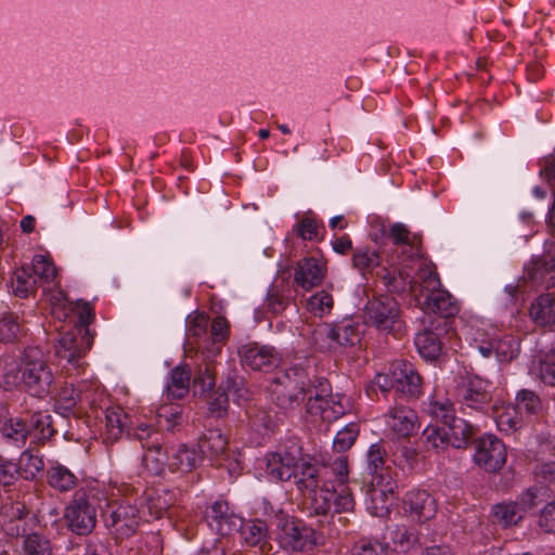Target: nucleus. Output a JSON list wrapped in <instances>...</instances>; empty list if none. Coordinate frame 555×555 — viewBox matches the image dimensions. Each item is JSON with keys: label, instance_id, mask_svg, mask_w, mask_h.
Segmentation results:
<instances>
[{"label": "nucleus", "instance_id": "1", "mask_svg": "<svg viewBox=\"0 0 555 555\" xmlns=\"http://www.w3.org/2000/svg\"><path fill=\"white\" fill-rule=\"evenodd\" d=\"M53 373L38 348H28L21 360L4 357L0 360V385L7 389L23 387L30 396L50 393Z\"/></svg>", "mask_w": 555, "mask_h": 555}, {"label": "nucleus", "instance_id": "2", "mask_svg": "<svg viewBox=\"0 0 555 555\" xmlns=\"http://www.w3.org/2000/svg\"><path fill=\"white\" fill-rule=\"evenodd\" d=\"M382 280L390 292L410 291L423 297L441 287L436 266L424 258L423 251L415 262L405 261L393 269L388 268V271L382 275Z\"/></svg>", "mask_w": 555, "mask_h": 555}, {"label": "nucleus", "instance_id": "3", "mask_svg": "<svg viewBox=\"0 0 555 555\" xmlns=\"http://www.w3.org/2000/svg\"><path fill=\"white\" fill-rule=\"evenodd\" d=\"M74 310L79 324L62 335L55 346V356L66 362L63 367L68 374L80 372L83 364L81 359L93 344V336L88 328L95 317L93 307L87 301L77 300Z\"/></svg>", "mask_w": 555, "mask_h": 555}, {"label": "nucleus", "instance_id": "4", "mask_svg": "<svg viewBox=\"0 0 555 555\" xmlns=\"http://www.w3.org/2000/svg\"><path fill=\"white\" fill-rule=\"evenodd\" d=\"M270 391L279 406L288 409L304 401L312 392V387L304 369L292 367L276 375Z\"/></svg>", "mask_w": 555, "mask_h": 555}, {"label": "nucleus", "instance_id": "5", "mask_svg": "<svg viewBox=\"0 0 555 555\" xmlns=\"http://www.w3.org/2000/svg\"><path fill=\"white\" fill-rule=\"evenodd\" d=\"M389 236L392 240L393 247L387 249L384 260L385 271L393 269L405 261L415 262L422 256V235L418 233H411L408 227L403 223H393L390 227Z\"/></svg>", "mask_w": 555, "mask_h": 555}, {"label": "nucleus", "instance_id": "6", "mask_svg": "<svg viewBox=\"0 0 555 555\" xmlns=\"http://www.w3.org/2000/svg\"><path fill=\"white\" fill-rule=\"evenodd\" d=\"M363 320L366 325L389 334L401 326L399 304L387 295L374 297L364 307Z\"/></svg>", "mask_w": 555, "mask_h": 555}, {"label": "nucleus", "instance_id": "7", "mask_svg": "<svg viewBox=\"0 0 555 555\" xmlns=\"http://www.w3.org/2000/svg\"><path fill=\"white\" fill-rule=\"evenodd\" d=\"M273 521L278 529L276 540L284 550L302 551L311 544L313 530L300 520L279 509L273 513Z\"/></svg>", "mask_w": 555, "mask_h": 555}, {"label": "nucleus", "instance_id": "8", "mask_svg": "<svg viewBox=\"0 0 555 555\" xmlns=\"http://www.w3.org/2000/svg\"><path fill=\"white\" fill-rule=\"evenodd\" d=\"M310 495V509L317 515H326L328 512L349 513L356 505L354 498L349 487L330 489L327 483L308 492Z\"/></svg>", "mask_w": 555, "mask_h": 555}, {"label": "nucleus", "instance_id": "9", "mask_svg": "<svg viewBox=\"0 0 555 555\" xmlns=\"http://www.w3.org/2000/svg\"><path fill=\"white\" fill-rule=\"evenodd\" d=\"M327 379L320 378L312 387L307 402V413L315 420L331 423L345 413V406L331 395Z\"/></svg>", "mask_w": 555, "mask_h": 555}, {"label": "nucleus", "instance_id": "10", "mask_svg": "<svg viewBox=\"0 0 555 555\" xmlns=\"http://www.w3.org/2000/svg\"><path fill=\"white\" fill-rule=\"evenodd\" d=\"M314 344L321 350H336L338 347L354 346L360 341V331L351 321L323 324L313 333Z\"/></svg>", "mask_w": 555, "mask_h": 555}, {"label": "nucleus", "instance_id": "11", "mask_svg": "<svg viewBox=\"0 0 555 555\" xmlns=\"http://www.w3.org/2000/svg\"><path fill=\"white\" fill-rule=\"evenodd\" d=\"M68 529L77 535H87L96 525V509L86 492L77 491L64 512Z\"/></svg>", "mask_w": 555, "mask_h": 555}, {"label": "nucleus", "instance_id": "12", "mask_svg": "<svg viewBox=\"0 0 555 555\" xmlns=\"http://www.w3.org/2000/svg\"><path fill=\"white\" fill-rule=\"evenodd\" d=\"M474 462L486 472H499L506 463L505 444L494 435H483L475 443Z\"/></svg>", "mask_w": 555, "mask_h": 555}, {"label": "nucleus", "instance_id": "13", "mask_svg": "<svg viewBox=\"0 0 555 555\" xmlns=\"http://www.w3.org/2000/svg\"><path fill=\"white\" fill-rule=\"evenodd\" d=\"M145 517L144 509H140L135 503L124 501L111 512L105 521L116 538L124 539L134 534Z\"/></svg>", "mask_w": 555, "mask_h": 555}, {"label": "nucleus", "instance_id": "14", "mask_svg": "<svg viewBox=\"0 0 555 555\" xmlns=\"http://www.w3.org/2000/svg\"><path fill=\"white\" fill-rule=\"evenodd\" d=\"M301 457V448L293 443L266 455V473L271 480L287 481L295 475L296 466Z\"/></svg>", "mask_w": 555, "mask_h": 555}, {"label": "nucleus", "instance_id": "15", "mask_svg": "<svg viewBox=\"0 0 555 555\" xmlns=\"http://www.w3.org/2000/svg\"><path fill=\"white\" fill-rule=\"evenodd\" d=\"M326 275L327 260L323 256L304 257L294 268V283L306 292L320 286Z\"/></svg>", "mask_w": 555, "mask_h": 555}, {"label": "nucleus", "instance_id": "16", "mask_svg": "<svg viewBox=\"0 0 555 555\" xmlns=\"http://www.w3.org/2000/svg\"><path fill=\"white\" fill-rule=\"evenodd\" d=\"M396 489L397 483L390 475H378L370 491L369 512L376 517L387 516L396 502Z\"/></svg>", "mask_w": 555, "mask_h": 555}, {"label": "nucleus", "instance_id": "17", "mask_svg": "<svg viewBox=\"0 0 555 555\" xmlns=\"http://www.w3.org/2000/svg\"><path fill=\"white\" fill-rule=\"evenodd\" d=\"M386 427L398 438H409L420 427L416 412L408 405H396L384 414Z\"/></svg>", "mask_w": 555, "mask_h": 555}, {"label": "nucleus", "instance_id": "18", "mask_svg": "<svg viewBox=\"0 0 555 555\" xmlns=\"http://www.w3.org/2000/svg\"><path fill=\"white\" fill-rule=\"evenodd\" d=\"M238 354L243 365L255 371L272 369L280 362V356L273 347L261 346L256 343L243 345Z\"/></svg>", "mask_w": 555, "mask_h": 555}, {"label": "nucleus", "instance_id": "19", "mask_svg": "<svg viewBox=\"0 0 555 555\" xmlns=\"http://www.w3.org/2000/svg\"><path fill=\"white\" fill-rule=\"evenodd\" d=\"M403 509L418 522L431 519L437 512L435 499L425 490L414 489L405 493Z\"/></svg>", "mask_w": 555, "mask_h": 555}, {"label": "nucleus", "instance_id": "20", "mask_svg": "<svg viewBox=\"0 0 555 555\" xmlns=\"http://www.w3.org/2000/svg\"><path fill=\"white\" fill-rule=\"evenodd\" d=\"M489 382L478 377H468L459 389V399L467 408L482 410L491 401Z\"/></svg>", "mask_w": 555, "mask_h": 555}, {"label": "nucleus", "instance_id": "21", "mask_svg": "<svg viewBox=\"0 0 555 555\" xmlns=\"http://www.w3.org/2000/svg\"><path fill=\"white\" fill-rule=\"evenodd\" d=\"M206 517L209 526L214 527L221 535L233 534L242 526V517L230 511L225 501L214 502Z\"/></svg>", "mask_w": 555, "mask_h": 555}, {"label": "nucleus", "instance_id": "22", "mask_svg": "<svg viewBox=\"0 0 555 555\" xmlns=\"http://www.w3.org/2000/svg\"><path fill=\"white\" fill-rule=\"evenodd\" d=\"M392 375L396 382V390L411 397H420L422 393V377L414 365L406 361L392 363Z\"/></svg>", "mask_w": 555, "mask_h": 555}, {"label": "nucleus", "instance_id": "23", "mask_svg": "<svg viewBox=\"0 0 555 555\" xmlns=\"http://www.w3.org/2000/svg\"><path fill=\"white\" fill-rule=\"evenodd\" d=\"M385 253H387L386 248L380 253L371 250L367 247L356 248L351 259L352 266L363 276L372 273L375 269H379L377 275L382 279V275L385 273V266H387L384 260Z\"/></svg>", "mask_w": 555, "mask_h": 555}, {"label": "nucleus", "instance_id": "24", "mask_svg": "<svg viewBox=\"0 0 555 555\" xmlns=\"http://www.w3.org/2000/svg\"><path fill=\"white\" fill-rule=\"evenodd\" d=\"M422 305L424 310L443 318L454 317L459 312V305L455 298L441 287L429 293Z\"/></svg>", "mask_w": 555, "mask_h": 555}, {"label": "nucleus", "instance_id": "25", "mask_svg": "<svg viewBox=\"0 0 555 555\" xmlns=\"http://www.w3.org/2000/svg\"><path fill=\"white\" fill-rule=\"evenodd\" d=\"M134 415H130L118 405L109 406L105 411V439L115 441L119 439L125 433L128 434L130 422Z\"/></svg>", "mask_w": 555, "mask_h": 555}, {"label": "nucleus", "instance_id": "26", "mask_svg": "<svg viewBox=\"0 0 555 555\" xmlns=\"http://www.w3.org/2000/svg\"><path fill=\"white\" fill-rule=\"evenodd\" d=\"M521 513L513 501H504L491 507L490 520L493 525L508 529L520 525L525 518Z\"/></svg>", "mask_w": 555, "mask_h": 555}, {"label": "nucleus", "instance_id": "27", "mask_svg": "<svg viewBox=\"0 0 555 555\" xmlns=\"http://www.w3.org/2000/svg\"><path fill=\"white\" fill-rule=\"evenodd\" d=\"M529 315L539 326L553 325L555 323V296L550 293L540 295L532 301Z\"/></svg>", "mask_w": 555, "mask_h": 555}, {"label": "nucleus", "instance_id": "28", "mask_svg": "<svg viewBox=\"0 0 555 555\" xmlns=\"http://www.w3.org/2000/svg\"><path fill=\"white\" fill-rule=\"evenodd\" d=\"M293 478L295 479V483L298 489L304 493L311 492L319 487V469L311 463L309 456H304L301 454Z\"/></svg>", "mask_w": 555, "mask_h": 555}, {"label": "nucleus", "instance_id": "29", "mask_svg": "<svg viewBox=\"0 0 555 555\" xmlns=\"http://www.w3.org/2000/svg\"><path fill=\"white\" fill-rule=\"evenodd\" d=\"M47 480L49 486L59 492H68L78 482L77 476L69 468L59 463L48 469Z\"/></svg>", "mask_w": 555, "mask_h": 555}, {"label": "nucleus", "instance_id": "30", "mask_svg": "<svg viewBox=\"0 0 555 555\" xmlns=\"http://www.w3.org/2000/svg\"><path fill=\"white\" fill-rule=\"evenodd\" d=\"M237 532L244 543L250 546L263 547L269 537L267 524L259 519L245 521L242 518V526Z\"/></svg>", "mask_w": 555, "mask_h": 555}, {"label": "nucleus", "instance_id": "31", "mask_svg": "<svg viewBox=\"0 0 555 555\" xmlns=\"http://www.w3.org/2000/svg\"><path fill=\"white\" fill-rule=\"evenodd\" d=\"M142 464L153 475H160L169 462V456L162 449V441L153 440L151 446L143 449Z\"/></svg>", "mask_w": 555, "mask_h": 555}, {"label": "nucleus", "instance_id": "32", "mask_svg": "<svg viewBox=\"0 0 555 555\" xmlns=\"http://www.w3.org/2000/svg\"><path fill=\"white\" fill-rule=\"evenodd\" d=\"M530 374L545 385L555 386V352L540 353L532 361Z\"/></svg>", "mask_w": 555, "mask_h": 555}, {"label": "nucleus", "instance_id": "33", "mask_svg": "<svg viewBox=\"0 0 555 555\" xmlns=\"http://www.w3.org/2000/svg\"><path fill=\"white\" fill-rule=\"evenodd\" d=\"M191 370L188 365H178L170 373L167 383V396L171 399H182L190 388Z\"/></svg>", "mask_w": 555, "mask_h": 555}, {"label": "nucleus", "instance_id": "34", "mask_svg": "<svg viewBox=\"0 0 555 555\" xmlns=\"http://www.w3.org/2000/svg\"><path fill=\"white\" fill-rule=\"evenodd\" d=\"M228 446V439L220 429H209L198 440V449L202 455L216 457L221 455Z\"/></svg>", "mask_w": 555, "mask_h": 555}, {"label": "nucleus", "instance_id": "35", "mask_svg": "<svg viewBox=\"0 0 555 555\" xmlns=\"http://www.w3.org/2000/svg\"><path fill=\"white\" fill-rule=\"evenodd\" d=\"M199 451L186 446H180L169 457L171 470L190 472L202 461Z\"/></svg>", "mask_w": 555, "mask_h": 555}, {"label": "nucleus", "instance_id": "36", "mask_svg": "<svg viewBox=\"0 0 555 555\" xmlns=\"http://www.w3.org/2000/svg\"><path fill=\"white\" fill-rule=\"evenodd\" d=\"M494 421L498 429L506 435L515 433L522 425V417L513 404L495 406Z\"/></svg>", "mask_w": 555, "mask_h": 555}, {"label": "nucleus", "instance_id": "37", "mask_svg": "<svg viewBox=\"0 0 555 555\" xmlns=\"http://www.w3.org/2000/svg\"><path fill=\"white\" fill-rule=\"evenodd\" d=\"M37 278L33 275L28 266L16 269L11 279V288L15 296L25 298L33 294L37 287Z\"/></svg>", "mask_w": 555, "mask_h": 555}, {"label": "nucleus", "instance_id": "38", "mask_svg": "<svg viewBox=\"0 0 555 555\" xmlns=\"http://www.w3.org/2000/svg\"><path fill=\"white\" fill-rule=\"evenodd\" d=\"M444 425L447 426L444 429L448 433L450 447L461 449L468 443L473 435V428L465 420L455 416Z\"/></svg>", "mask_w": 555, "mask_h": 555}, {"label": "nucleus", "instance_id": "39", "mask_svg": "<svg viewBox=\"0 0 555 555\" xmlns=\"http://www.w3.org/2000/svg\"><path fill=\"white\" fill-rule=\"evenodd\" d=\"M426 412L442 424L450 422V420L456 416L453 402L449 398L438 393L433 395L428 399Z\"/></svg>", "mask_w": 555, "mask_h": 555}, {"label": "nucleus", "instance_id": "40", "mask_svg": "<svg viewBox=\"0 0 555 555\" xmlns=\"http://www.w3.org/2000/svg\"><path fill=\"white\" fill-rule=\"evenodd\" d=\"M415 346L420 356L426 360H436L442 348L437 334L429 330H424L415 336Z\"/></svg>", "mask_w": 555, "mask_h": 555}, {"label": "nucleus", "instance_id": "41", "mask_svg": "<svg viewBox=\"0 0 555 555\" xmlns=\"http://www.w3.org/2000/svg\"><path fill=\"white\" fill-rule=\"evenodd\" d=\"M127 435L139 440L142 449L151 446L153 440L162 441L160 434L151 424L135 415L130 422Z\"/></svg>", "mask_w": 555, "mask_h": 555}, {"label": "nucleus", "instance_id": "42", "mask_svg": "<svg viewBox=\"0 0 555 555\" xmlns=\"http://www.w3.org/2000/svg\"><path fill=\"white\" fill-rule=\"evenodd\" d=\"M22 552L24 555H53L54 545L41 533H29L23 537Z\"/></svg>", "mask_w": 555, "mask_h": 555}, {"label": "nucleus", "instance_id": "43", "mask_svg": "<svg viewBox=\"0 0 555 555\" xmlns=\"http://www.w3.org/2000/svg\"><path fill=\"white\" fill-rule=\"evenodd\" d=\"M1 433L7 442L15 446H24L29 435V426L21 417H10L3 424Z\"/></svg>", "mask_w": 555, "mask_h": 555}, {"label": "nucleus", "instance_id": "44", "mask_svg": "<svg viewBox=\"0 0 555 555\" xmlns=\"http://www.w3.org/2000/svg\"><path fill=\"white\" fill-rule=\"evenodd\" d=\"M333 307V295L325 289H321L314 293L307 299L306 302L307 311L317 318L328 315L332 312Z\"/></svg>", "mask_w": 555, "mask_h": 555}, {"label": "nucleus", "instance_id": "45", "mask_svg": "<svg viewBox=\"0 0 555 555\" xmlns=\"http://www.w3.org/2000/svg\"><path fill=\"white\" fill-rule=\"evenodd\" d=\"M16 466L18 474H21L23 478L33 480L43 470L44 463L42 456L33 453L30 450H25L21 454Z\"/></svg>", "mask_w": 555, "mask_h": 555}, {"label": "nucleus", "instance_id": "46", "mask_svg": "<svg viewBox=\"0 0 555 555\" xmlns=\"http://www.w3.org/2000/svg\"><path fill=\"white\" fill-rule=\"evenodd\" d=\"M422 438L425 448L436 453H441L450 447L448 433L444 428H440L436 425H428L423 430Z\"/></svg>", "mask_w": 555, "mask_h": 555}, {"label": "nucleus", "instance_id": "47", "mask_svg": "<svg viewBox=\"0 0 555 555\" xmlns=\"http://www.w3.org/2000/svg\"><path fill=\"white\" fill-rule=\"evenodd\" d=\"M296 232L304 241H321L324 235V225L312 215H306L297 224Z\"/></svg>", "mask_w": 555, "mask_h": 555}, {"label": "nucleus", "instance_id": "48", "mask_svg": "<svg viewBox=\"0 0 555 555\" xmlns=\"http://www.w3.org/2000/svg\"><path fill=\"white\" fill-rule=\"evenodd\" d=\"M37 283L51 282L56 275V268L49 255H35L29 267Z\"/></svg>", "mask_w": 555, "mask_h": 555}, {"label": "nucleus", "instance_id": "49", "mask_svg": "<svg viewBox=\"0 0 555 555\" xmlns=\"http://www.w3.org/2000/svg\"><path fill=\"white\" fill-rule=\"evenodd\" d=\"M514 406L517 408L521 416H529L538 414L541 411L542 402L534 391L521 389L516 395Z\"/></svg>", "mask_w": 555, "mask_h": 555}, {"label": "nucleus", "instance_id": "50", "mask_svg": "<svg viewBox=\"0 0 555 555\" xmlns=\"http://www.w3.org/2000/svg\"><path fill=\"white\" fill-rule=\"evenodd\" d=\"M167 493H156L154 495H147L144 505L140 507V509L145 511L146 517L143 518V520L150 521L152 519L162 518L170 506V502L167 499Z\"/></svg>", "mask_w": 555, "mask_h": 555}, {"label": "nucleus", "instance_id": "51", "mask_svg": "<svg viewBox=\"0 0 555 555\" xmlns=\"http://www.w3.org/2000/svg\"><path fill=\"white\" fill-rule=\"evenodd\" d=\"M519 353V341L517 338L506 335L495 340L494 354L501 362H508Z\"/></svg>", "mask_w": 555, "mask_h": 555}, {"label": "nucleus", "instance_id": "52", "mask_svg": "<svg viewBox=\"0 0 555 555\" xmlns=\"http://www.w3.org/2000/svg\"><path fill=\"white\" fill-rule=\"evenodd\" d=\"M358 435L359 426L356 423H350L346 425L336 434L333 442V448L340 453L345 452L346 450L352 447Z\"/></svg>", "mask_w": 555, "mask_h": 555}, {"label": "nucleus", "instance_id": "53", "mask_svg": "<svg viewBox=\"0 0 555 555\" xmlns=\"http://www.w3.org/2000/svg\"><path fill=\"white\" fill-rule=\"evenodd\" d=\"M21 331L17 317L13 313H4L0 318V340L5 343L13 341L18 337Z\"/></svg>", "mask_w": 555, "mask_h": 555}, {"label": "nucleus", "instance_id": "54", "mask_svg": "<svg viewBox=\"0 0 555 555\" xmlns=\"http://www.w3.org/2000/svg\"><path fill=\"white\" fill-rule=\"evenodd\" d=\"M208 317L198 311H194L186 318V333L191 337L201 338L207 334Z\"/></svg>", "mask_w": 555, "mask_h": 555}, {"label": "nucleus", "instance_id": "55", "mask_svg": "<svg viewBox=\"0 0 555 555\" xmlns=\"http://www.w3.org/2000/svg\"><path fill=\"white\" fill-rule=\"evenodd\" d=\"M335 476L338 488L348 487L346 483L349 477L348 459L344 454L337 455L334 460L324 465Z\"/></svg>", "mask_w": 555, "mask_h": 555}, {"label": "nucleus", "instance_id": "56", "mask_svg": "<svg viewBox=\"0 0 555 555\" xmlns=\"http://www.w3.org/2000/svg\"><path fill=\"white\" fill-rule=\"evenodd\" d=\"M80 400L81 395L76 390V388L73 385H66L57 395L56 406L57 409L63 410L64 413H69Z\"/></svg>", "mask_w": 555, "mask_h": 555}, {"label": "nucleus", "instance_id": "57", "mask_svg": "<svg viewBox=\"0 0 555 555\" xmlns=\"http://www.w3.org/2000/svg\"><path fill=\"white\" fill-rule=\"evenodd\" d=\"M466 333L472 340V347L476 348L483 358H489L494 353L495 341L486 339V334L480 333L479 330L474 331L472 326L467 328Z\"/></svg>", "mask_w": 555, "mask_h": 555}, {"label": "nucleus", "instance_id": "58", "mask_svg": "<svg viewBox=\"0 0 555 555\" xmlns=\"http://www.w3.org/2000/svg\"><path fill=\"white\" fill-rule=\"evenodd\" d=\"M392 388H396V382L392 375V369L390 370V374L378 373L375 375L374 379L370 383L366 388V392L370 397L377 395L379 390L382 393L389 392Z\"/></svg>", "mask_w": 555, "mask_h": 555}, {"label": "nucleus", "instance_id": "59", "mask_svg": "<svg viewBox=\"0 0 555 555\" xmlns=\"http://www.w3.org/2000/svg\"><path fill=\"white\" fill-rule=\"evenodd\" d=\"M537 525L544 533H555V500L540 509Z\"/></svg>", "mask_w": 555, "mask_h": 555}, {"label": "nucleus", "instance_id": "60", "mask_svg": "<svg viewBox=\"0 0 555 555\" xmlns=\"http://www.w3.org/2000/svg\"><path fill=\"white\" fill-rule=\"evenodd\" d=\"M367 468L372 474H378L386 461V450L380 443H373L367 450Z\"/></svg>", "mask_w": 555, "mask_h": 555}, {"label": "nucleus", "instance_id": "61", "mask_svg": "<svg viewBox=\"0 0 555 555\" xmlns=\"http://www.w3.org/2000/svg\"><path fill=\"white\" fill-rule=\"evenodd\" d=\"M391 540L396 545L400 546L401 550L405 551L417 541V535L405 526H397L391 531Z\"/></svg>", "mask_w": 555, "mask_h": 555}, {"label": "nucleus", "instance_id": "62", "mask_svg": "<svg viewBox=\"0 0 555 555\" xmlns=\"http://www.w3.org/2000/svg\"><path fill=\"white\" fill-rule=\"evenodd\" d=\"M539 496V489L531 487L521 492L514 502L519 511H522L521 515L526 517L527 513L537 506V500Z\"/></svg>", "mask_w": 555, "mask_h": 555}, {"label": "nucleus", "instance_id": "63", "mask_svg": "<svg viewBox=\"0 0 555 555\" xmlns=\"http://www.w3.org/2000/svg\"><path fill=\"white\" fill-rule=\"evenodd\" d=\"M353 555H387V546L377 540H361L354 545Z\"/></svg>", "mask_w": 555, "mask_h": 555}, {"label": "nucleus", "instance_id": "64", "mask_svg": "<svg viewBox=\"0 0 555 555\" xmlns=\"http://www.w3.org/2000/svg\"><path fill=\"white\" fill-rule=\"evenodd\" d=\"M539 176L546 180L552 193L555 191V154L547 155L540 160Z\"/></svg>", "mask_w": 555, "mask_h": 555}]
</instances>
